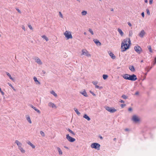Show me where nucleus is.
Instances as JSON below:
<instances>
[{
	"label": "nucleus",
	"instance_id": "nucleus-1",
	"mask_svg": "<svg viewBox=\"0 0 156 156\" xmlns=\"http://www.w3.org/2000/svg\"><path fill=\"white\" fill-rule=\"evenodd\" d=\"M131 41L129 38L124 39L122 42L121 49L122 52H124L129 49L130 46Z\"/></svg>",
	"mask_w": 156,
	"mask_h": 156
},
{
	"label": "nucleus",
	"instance_id": "nucleus-2",
	"mask_svg": "<svg viewBox=\"0 0 156 156\" xmlns=\"http://www.w3.org/2000/svg\"><path fill=\"white\" fill-rule=\"evenodd\" d=\"M91 147L92 148L99 150L100 149V145L98 143H93L91 145Z\"/></svg>",
	"mask_w": 156,
	"mask_h": 156
},
{
	"label": "nucleus",
	"instance_id": "nucleus-3",
	"mask_svg": "<svg viewBox=\"0 0 156 156\" xmlns=\"http://www.w3.org/2000/svg\"><path fill=\"white\" fill-rule=\"evenodd\" d=\"M64 34L67 39H69V38L71 39L72 38V36L70 32H68L67 31H66L64 33Z\"/></svg>",
	"mask_w": 156,
	"mask_h": 156
},
{
	"label": "nucleus",
	"instance_id": "nucleus-4",
	"mask_svg": "<svg viewBox=\"0 0 156 156\" xmlns=\"http://www.w3.org/2000/svg\"><path fill=\"white\" fill-rule=\"evenodd\" d=\"M105 108L107 110L111 113H114L117 111L116 109L114 108H111L109 107H107Z\"/></svg>",
	"mask_w": 156,
	"mask_h": 156
},
{
	"label": "nucleus",
	"instance_id": "nucleus-5",
	"mask_svg": "<svg viewBox=\"0 0 156 156\" xmlns=\"http://www.w3.org/2000/svg\"><path fill=\"white\" fill-rule=\"evenodd\" d=\"M134 49L138 54H140L142 51V48L138 45L135 46Z\"/></svg>",
	"mask_w": 156,
	"mask_h": 156
},
{
	"label": "nucleus",
	"instance_id": "nucleus-6",
	"mask_svg": "<svg viewBox=\"0 0 156 156\" xmlns=\"http://www.w3.org/2000/svg\"><path fill=\"white\" fill-rule=\"evenodd\" d=\"M66 138L69 141L71 142H73L76 140L75 138L70 136L69 134L66 135Z\"/></svg>",
	"mask_w": 156,
	"mask_h": 156
},
{
	"label": "nucleus",
	"instance_id": "nucleus-7",
	"mask_svg": "<svg viewBox=\"0 0 156 156\" xmlns=\"http://www.w3.org/2000/svg\"><path fill=\"white\" fill-rule=\"evenodd\" d=\"M82 54L88 57L91 56V55L89 54L88 52L86 50H82Z\"/></svg>",
	"mask_w": 156,
	"mask_h": 156
},
{
	"label": "nucleus",
	"instance_id": "nucleus-8",
	"mask_svg": "<svg viewBox=\"0 0 156 156\" xmlns=\"http://www.w3.org/2000/svg\"><path fill=\"white\" fill-rule=\"evenodd\" d=\"M137 78L136 75L134 74H133L132 75H130L129 80L132 81H135L137 80Z\"/></svg>",
	"mask_w": 156,
	"mask_h": 156
},
{
	"label": "nucleus",
	"instance_id": "nucleus-9",
	"mask_svg": "<svg viewBox=\"0 0 156 156\" xmlns=\"http://www.w3.org/2000/svg\"><path fill=\"white\" fill-rule=\"evenodd\" d=\"M132 120L135 122H137L140 121V119L138 117L135 115L133 116Z\"/></svg>",
	"mask_w": 156,
	"mask_h": 156
},
{
	"label": "nucleus",
	"instance_id": "nucleus-10",
	"mask_svg": "<svg viewBox=\"0 0 156 156\" xmlns=\"http://www.w3.org/2000/svg\"><path fill=\"white\" fill-rule=\"evenodd\" d=\"M145 34V32L144 30H142L140 32L139 34V36L140 37L142 38L144 36Z\"/></svg>",
	"mask_w": 156,
	"mask_h": 156
},
{
	"label": "nucleus",
	"instance_id": "nucleus-11",
	"mask_svg": "<svg viewBox=\"0 0 156 156\" xmlns=\"http://www.w3.org/2000/svg\"><path fill=\"white\" fill-rule=\"evenodd\" d=\"M48 106L49 107H52V108H56V105L54 104L51 102H50L48 103Z\"/></svg>",
	"mask_w": 156,
	"mask_h": 156
},
{
	"label": "nucleus",
	"instance_id": "nucleus-12",
	"mask_svg": "<svg viewBox=\"0 0 156 156\" xmlns=\"http://www.w3.org/2000/svg\"><path fill=\"white\" fill-rule=\"evenodd\" d=\"M15 143L17 144V145L18 146L19 148L21 147L22 144L18 140H16L15 141Z\"/></svg>",
	"mask_w": 156,
	"mask_h": 156
},
{
	"label": "nucleus",
	"instance_id": "nucleus-13",
	"mask_svg": "<svg viewBox=\"0 0 156 156\" xmlns=\"http://www.w3.org/2000/svg\"><path fill=\"white\" fill-rule=\"evenodd\" d=\"M94 41L97 45L100 46L101 44V43L99 42V41L97 39L94 40Z\"/></svg>",
	"mask_w": 156,
	"mask_h": 156
},
{
	"label": "nucleus",
	"instance_id": "nucleus-14",
	"mask_svg": "<svg viewBox=\"0 0 156 156\" xmlns=\"http://www.w3.org/2000/svg\"><path fill=\"white\" fill-rule=\"evenodd\" d=\"M122 76L124 79L129 80V77L130 76V75L128 74H126L123 75Z\"/></svg>",
	"mask_w": 156,
	"mask_h": 156
},
{
	"label": "nucleus",
	"instance_id": "nucleus-15",
	"mask_svg": "<svg viewBox=\"0 0 156 156\" xmlns=\"http://www.w3.org/2000/svg\"><path fill=\"white\" fill-rule=\"evenodd\" d=\"M35 60L36 62L37 63L39 64H42V62L41 61L40 59L38 58H36L35 59Z\"/></svg>",
	"mask_w": 156,
	"mask_h": 156
},
{
	"label": "nucleus",
	"instance_id": "nucleus-16",
	"mask_svg": "<svg viewBox=\"0 0 156 156\" xmlns=\"http://www.w3.org/2000/svg\"><path fill=\"white\" fill-rule=\"evenodd\" d=\"M34 80L37 84H40V83L37 80V79L36 77H34Z\"/></svg>",
	"mask_w": 156,
	"mask_h": 156
},
{
	"label": "nucleus",
	"instance_id": "nucleus-17",
	"mask_svg": "<svg viewBox=\"0 0 156 156\" xmlns=\"http://www.w3.org/2000/svg\"><path fill=\"white\" fill-rule=\"evenodd\" d=\"M129 69L132 72H134L135 70L134 67L133 66H130Z\"/></svg>",
	"mask_w": 156,
	"mask_h": 156
},
{
	"label": "nucleus",
	"instance_id": "nucleus-18",
	"mask_svg": "<svg viewBox=\"0 0 156 156\" xmlns=\"http://www.w3.org/2000/svg\"><path fill=\"white\" fill-rule=\"evenodd\" d=\"M109 54L112 59H115V56L112 52H110Z\"/></svg>",
	"mask_w": 156,
	"mask_h": 156
},
{
	"label": "nucleus",
	"instance_id": "nucleus-19",
	"mask_svg": "<svg viewBox=\"0 0 156 156\" xmlns=\"http://www.w3.org/2000/svg\"><path fill=\"white\" fill-rule=\"evenodd\" d=\"M27 143L30 146L33 148H35V146L32 144L29 141L27 142Z\"/></svg>",
	"mask_w": 156,
	"mask_h": 156
},
{
	"label": "nucleus",
	"instance_id": "nucleus-20",
	"mask_svg": "<svg viewBox=\"0 0 156 156\" xmlns=\"http://www.w3.org/2000/svg\"><path fill=\"white\" fill-rule=\"evenodd\" d=\"M118 31L121 36H122L123 33L121 29L119 28L118 29Z\"/></svg>",
	"mask_w": 156,
	"mask_h": 156
},
{
	"label": "nucleus",
	"instance_id": "nucleus-21",
	"mask_svg": "<svg viewBox=\"0 0 156 156\" xmlns=\"http://www.w3.org/2000/svg\"><path fill=\"white\" fill-rule=\"evenodd\" d=\"M6 73L7 76L9 77V78L12 80L14 81V79L12 77L11 75L8 72H6Z\"/></svg>",
	"mask_w": 156,
	"mask_h": 156
},
{
	"label": "nucleus",
	"instance_id": "nucleus-22",
	"mask_svg": "<svg viewBox=\"0 0 156 156\" xmlns=\"http://www.w3.org/2000/svg\"><path fill=\"white\" fill-rule=\"evenodd\" d=\"M83 117L86 119L88 121H89L90 119V118L86 114H85L84 115Z\"/></svg>",
	"mask_w": 156,
	"mask_h": 156
},
{
	"label": "nucleus",
	"instance_id": "nucleus-23",
	"mask_svg": "<svg viewBox=\"0 0 156 156\" xmlns=\"http://www.w3.org/2000/svg\"><path fill=\"white\" fill-rule=\"evenodd\" d=\"M57 148L58 150L59 154L60 155H62V152L60 148L59 147H58Z\"/></svg>",
	"mask_w": 156,
	"mask_h": 156
},
{
	"label": "nucleus",
	"instance_id": "nucleus-24",
	"mask_svg": "<svg viewBox=\"0 0 156 156\" xmlns=\"http://www.w3.org/2000/svg\"><path fill=\"white\" fill-rule=\"evenodd\" d=\"M46 41H48V38L45 35H43L41 36Z\"/></svg>",
	"mask_w": 156,
	"mask_h": 156
},
{
	"label": "nucleus",
	"instance_id": "nucleus-25",
	"mask_svg": "<svg viewBox=\"0 0 156 156\" xmlns=\"http://www.w3.org/2000/svg\"><path fill=\"white\" fill-rule=\"evenodd\" d=\"M74 110L78 115H80V113L78 111V110L77 108H74Z\"/></svg>",
	"mask_w": 156,
	"mask_h": 156
},
{
	"label": "nucleus",
	"instance_id": "nucleus-26",
	"mask_svg": "<svg viewBox=\"0 0 156 156\" xmlns=\"http://www.w3.org/2000/svg\"><path fill=\"white\" fill-rule=\"evenodd\" d=\"M27 121H28V122H29V123H31L32 122H31V120L30 119V117L29 116H28L27 117Z\"/></svg>",
	"mask_w": 156,
	"mask_h": 156
},
{
	"label": "nucleus",
	"instance_id": "nucleus-27",
	"mask_svg": "<svg viewBox=\"0 0 156 156\" xmlns=\"http://www.w3.org/2000/svg\"><path fill=\"white\" fill-rule=\"evenodd\" d=\"M81 94L85 97H87L88 96L87 93L85 91H83Z\"/></svg>",
	"mask_w": 156,
	"mask_h": 156
},
{
	"label": "nucleus",
	"instance_id": "nucleus-28",
	"mask_svg": "<svg viewBox=\"0 0 156 156\" xmlns=\"http://www.w3.org/2000/svg\"><path fill=\"white\" fill-rule=\"evenodd\" d=\"M51 93L55 97H56L57 96L56 94L53 90L51 91Z\"/></svg>",
	"mask_w": 156,
	"mask_h": 156
},
{
	"label": "nucleus",
	"instance_id": "nucleus-29",
	"mask_svg": "<svg viewBox=\"0 0 156 156\" xmlns=\"http://www.w3.org/2000/svg\"><path fill=\"white\" fill-rule=\"evenodd\" d=\"M19 149L20 150V151L23 153H25V150L21 147H20L19 148Z\"/></svg>",
	"mask_w": 156,
	"mask_h": 156
},
{
	"label": "nucleus",
	"instance_id": "nucleus-30",
	"mask_svg": "<svg viewBox=\"0 0 156 156\" xmlns=\"http://www.w3.org/2000/svg\"><path fill=\"white\" fill-rule=\"evenodd\" d=\"M108 77V76L107 75L104 74L103 75V78L104 80L106 79Z\"/></svg>",
	"mask_w": 156,
	"mask_h": 156
},
{
	"label": "nucleus",
	"instance_id": "nucleus-31",
	"mask_svg": "<svg viewBox=\"0 0 156 156\" xmlns=\"http://www.w3.org/2000/svg\"><path fill=\"white\" fill-rule=\"evenodd\" d=\"M68 130L70 133H71L73 135H75V133H74V132H73L72 130H71L70 129H68Z\"/></svg>",
	"mask_w": 156,
	"mask_h": 156
},
{
	"label": "nucleus",
	"instance_id": "nucleus-32",
	"mask_svg": "<svg viewBox=\"0 0 156 156\" xmlns=\"http://www.w3.org/2000/svg\"><path fill=\"white\" fill-rule=\"evenodd\" d=\"M147 47H148V49L149 51L151 53L152 52V49H151V46L150 45L148 46Z\"/></svg>",
	"mask_w": 156,
	"mask_h": 156
},
{
	"label": "nucleus",
	"instance_id": "nucleus-33",
	"mask_svg": "<svg viewBox=\"0 0 156 156\" xmlns=\"http://www.w3.org/2000/svg\"><path fill=\"white\" fill-rule=\"evenodd\" d=\"M81 13H82V14L83 15H85L87 14V12L85 11H83Z\"/></svg>",
	"mask_w": 156,
	"mask_h": 156
},
{
	"label": "nucleus",
	"instance_id": "nucleus-34",
	"mask_svg": "<svg viewBox=\"0 0 156 156\" xmlns=\"http://www.w3.org/2000/svg\"><path fill=\"white\" fill-rule=\"evenodd\" d=\"M122 97L125 99H126L127 98V97L125 95H122Z\"/></svg>",
	"mask_w": 156,
	"mask_h": 156
},
{
	"label": "nucleus",
	"instance_id": "nucleus-35",
	"mask_svg": "<svg viewBox=\"0 0 156 156\" xmlns=\"http://www.w3.org/2000/svg\"><path fill=\"white\" fill-rule=\"evenodd\" d=\"M40 133L42 136H45L44 133L42 131H40Z\"/></svg>",
	"mask_w": 156,
	"mask_h": 156
},
{
	"label": "nucleus",
	"instance_id": "nucleus-36",
	"mask_svg": "<svg viewBox=\"0 0 156 156\" xmlns=\"http://www.w3.org/2000/svg\"><path fill=\"white\" fill-rule=\"evenodd\" d=\"M59 14L60 16L62 18H63V16L60 12H59Z\"/></svg>",
	"mask_w": 156,
	"mask_h": 156
},
{
	"label": "nucleus",
	"instance_id": "nucleus-37",
	"mask_svg": "<svg viewBox=\"0 0 156 156\" xmlns=\"http://www.w3.org/2000/svg\"><path fill=\"white\" fill-rule=\"evenodd\" d=\"M146 12L147 14L149 15H150V12L149 11V10L148 9H146Z\"/></svg>",
	"mask_w": 156,
	"mask_h": 156
},
{
	"label": "nucleus",
	"instance_id": "nucleus-38",
	"mask_svg": "<svg viewBox=\"0 0 156 156\" xmlns=\"http://www.w3.org/2000/svg\"><path fill=\"white\" fill-rule=\"evenodd\" d=\"M89 31L90 33L92 35L94 34V33L93 31L90 29H89Z\"/></svg>",
	"mask_w": 156,
	"mask_h": 156
},
{
	"label": "nucleus",
	"instance_id": "nucleus-39",
	"mask_svg": "<svg viewBox=\"0 0 156 156\" xmlns=\"http://www.w3.org/2000/svg\"><path fill=\"white\" fill-rule=\"evenodd\" d=\"M95 88H100V89H101L102 88V87H99V86H98V85H96V86H95Z\"/></svg>",
	"mask_w": 156,
	"mask_h": 156
},
{
	"label": "nucleus",
	"instance_id": "nucleus-40",
	"mask_svg": "<svg viewBox=\"0 0 156 156\" xmlns=\"http://www.w3.org/2000/svg\"><path fill=\"white\" fill-rule=\"evenodd\" d=\"M93 83L94 85H95V86H96V85H97V84L98 83V82H97V81H94L93 82Z\"/></svg>",
	"mask_w": 156,
	"mask_h": 156
},
{
	"label": "nucleus",
	"instance_id": "nucleus-41",
	"mask_svg": "<svg viewBox=\"0 0 156 156\" xmlns=\"http://www.w3.org/2000/svg\"><path fill=\"white\" fill-rule=\"evenodd\" d=\"M28 26L29 27V28L30 30H33L32 27L30 25H28Z\"/></svg>",
	"mask_w": 156,
	"mask_h": 156
},
{
	"label": "nucleus",
	"instance_id": "nucleus-42",
	"mask_svg": "<svg viewBox=\"0 0 156 156\" xmlns=\"http://www.w3.org/2000/svg\"><path fill=\"white\" fill-rule=\"evenodd\" d=\"M35 111H36L38 113L40 114V111L38 110V109H37V108H36V109H35Z\"/></svg>",
	"mask_w": 156,
	"mask_h": 156
},
{
	"label": "nucleus",
	"instance_id": "nucleus-43",
	"mask_svg": "<svg viewBox=\"0 0 156 156\" xmlns=\"http://www.w3.org/2000/svg\"><path fill=\"white\" fill-rule=\"evenodd\" d=\"M35 111H36L38 113L40 114V111L38 110V109H37V108H36V109H35Z\"/></svg>",
	"mask_w": 156,
	"mask_h": 156
},
{
	"label": "nucleus",
	"instance_id": "nucleus-44",
	"mask_svg": "<svg viewBox=\"0 0 156 156\" xmlns=\"http://www.w3.org/2000/svg\"><path fill=\"white\" fill-rule=\"evenodd\" d=\"M90 92L91 94L93 95L94 96H95L96 95L95 94H94L93 92L91 91H90Z\"/></svg>",
	"mask_w": 156,
	"mask_h": 156
},
{
	"label": "nucleus",
	"instance_id": "nucleus-45",
	"mask_svg": "<svg viewBox=\"0 0 156 156\" xmlns=\"http://www.w3.org/2000/svg\"><path fill=\"white\" fill-rule=\"evenodd\" d=\"M126 105V104H121V106L122 107V108H123Z\"/></svg>",
	"mask_w": 156,
	"mask_h": 156
},
{
	"label": "nucleus",
	"instance_id": "nucleus-46",
	"mask_svg": "<svg viewBox=\"0 0 156 156\" xmlns=\"http://www.w3.org/2000/svg\"><path fill=\"white\" fill-rule=\"evenodd\" d=\"M33 109H34V110L36 109V108L33 105H31L30 106Z\"/></svg>",
	"mask_w": 156,
	"mask_h": 156
},
{
	"label": "nucleus",
	"instance_id": "nucleus-47",
	"mask_svg": "<svg viewBox=\"0 0 156 156\" xmlns=\"http://www.w3.org/2000/svg\"><path fill=\"white\" fill-rule=\"evenodd\" d=\"M8 84L12 88H13V87L11 83H8Z\"/></svg>",
	"mask_w": 156,
	"mask_h": 156
},
{
	"label": "nucleus",
	"instance_id": "nucleus-48",
	"mask_svg": "<svg viewBox=\"0 0 156 156\" xmlns=\"http://www.w3.org/2000/svg\"><path fill=\"white\" fill-rule=\"evenodd\" d=\"M0 92L2 95H3L4 94V92L1 89V90H0Z\"/></svg>",
	"mask_w": 156,
	"mask_h": 156
},
{
	"label": "nucleus",
	"instance_id": "nucleus-49",
	"mask_svg": "<svg viewBox=\"0 0 156 156\" xmlns=\"http://www.w3.org/2000/svg\"><path fill=\"white\" fill-rule=\"evenodd\" d=\"M153 2V0H149V3L150 4H151Z\"/></svg>",
	"mask_w": 156,
	"mask_h": 156
},
{
	"label": "nucleus",
	"instance_id": "nucleus-50",
	"mask_svg": "<svg viewBox=\"0 0 156 156\" xmlns=\"http://www.w3.org/2000/svg\"><path fill=\"white\" fill-rule=\"evenodd\" d=\"M16 10L20 13H21V12L20 11V10L19 9H16Z\"/></svg>",
	"mask_w": 156,
	"mask_h": 156
},
{
	"label": "nucleus",
	"instance_id": "nucleus-51",
	"mask_svg": "<svg viewBox=\"0 0 156 156\" xmlns=\"http://www.w3.org/2000/svg\"><path fill=\"white\" fill-rule=\"evenodd\" d=\"M142 16L144 18V12H142L141 13Z\"/></svg>",
	"mask_w": 156,
	"mask_h": 156
},
{
	"label": "nucleus",
	"instance_id": "nucleus-52",
	"mask_svg": "<svg viewBox=\"0 0 156 156\" xmlns=\"http://www.w3.org/2000/svg\"><path fill=\"white\" fill-rule=\"evenodd\" d=\"M119 101L121 103H124V101L122 100H120Z\"/></svg>",
	"mask_w": 156,
	"mask_h": 156
},
{
	"label": "nucleus",
	"instance_id": "nucleus-53",
	"mask_svg": "<svg viewBox=\"0 0 156 156\" xmlns=\"http://www.w3.org/2000/svg\"><path fill=\"white\" fill-rule=\"evenodd\" d=\"M128 24L129 27H131L132 26V25L130 23L128 22Z\"/></svg>",
	"mask_w": 156,
	"mask_h": 156
},
{
	"label": "nucleus",
	"instance_id": "nucleus-54",
	"mask_svg": "<svg viewBox=\"0 0 156 156\" xmlns=\"http://www.w3.org/2000/svg\"><path fill=\"white\" fill-rule=\"evenodd\" d=\"M22 29L24 30H25V29L24 26H22Z\"/></svg>",
	"mask_w": 156,
	"mask_h": 156
},
{
	"label": "nucleus",
	"instance_id": "nucleus-55",
	"mask_svg": "<svg viewBox=\"0 0 156 156\" xmlns=\"http://www.w3.org/2000/svg\"><path fill=\"white\" fill-rule=\"evenodd\" d=\"M128 110L129 111H131L132 110V109L131 108H129Z\"/></svg>",
	"mask_w": 156,
	"mask_h": 156
},
{
	"label": "nucleus",
	"instance_id": "nucleus-56",
	"mask_svg": "<svg viewBox=\"0 0 156 156\" xmlns=\"http://www.w3.org/2000/svg\"><path fill=\"white\" fill-rule=\"evenodd\" d=\"M132 34V32H129V35L130 36H131Z\"/></svg>",
	"mask_w": 156,
	"mask_h": 156
},
{
	"label": "nucleus",
	"instance_id": "nucleus-57",
	"mask_svg": "<svg viewBox=\"0 0 156 156\" xmlns=\"http://www.w3.org/2000/svg\"><path fill=\"white\" fill-rule=\"evenodd\" d=\"M135 94L136 95H138L139 94V92H136L135 93Z\"/></svg>",
	"mask_w": 156,
	"mask_h": 156
},
{
	"label": "nucleus",
	"instance_id": "nucleus-58",
	"mask_svg": "<svg viewBox=\"0 0 156 156\" xmlns=\"http://www.w3.org/2000/svg\"><path fill=\"white\" fill-rule=\"evenodd\" d=\"M64 147L65 148H66V149H69V148L68 147H66V146H64Z\"/></svg>",
	"mask_w": 156,
	"mask_h": 156
},
{
	"label": "nucleus",
	"instance_id": "nucleus-59",
	"mask_svg": "<svg viewBox=\"0 0 156 156\" xmlns=\"http://www.w3.org/2000/svg\"><path fill=\"white\" fill-rule=\"evenodd\" d=\"M99 137L101 139H103V138L101 136H100Z\"/></svg>",
	"mask_w": 156,
	"mask_h": 156
},
{
	"label": "nucleus",
	"instance_id": "nucleus-60",
	"mask_svg": "<svg viewBox=\"0 0 156 156\" xmlns=\"http://www.w3.org/2000/svg\"><path fill=\"white\" fill-rule=\"evenodd\" d=\"M145 2L146 3H147V0H145Z\"/></svg>",
	"mask_w": 156,
	"mask_h": 156
},
{
	"label": "nucleus",
	"instance_id": "nucleus-61",
	"mask_svg": "<svg viewBox=\"0 0 156 156\" xmlns=\"http://www.w3.org/2000/svg\"><path fill=\"white\" fill-rule=\"evenodd\" d=\"M116 138H114L113 139L115 141H116Z\"/></svg>",
	"mask_w": 156,
	"mask_h": 156
},
{
	"label": "nucleus",
	"instance_id": "nucleus-62",
	"mask_svg": "<svg viewBox=\"0 0 156 156\" xmlns=\"http://www.w3.org/2000/svg\"><path fill=\"white\" fill-rule=\"evenodd\" d=\"M84 34H85V35H86V34H87V33H86V32H84Z\"/></svg>",
	"mask_w": 156,
	"mask_h": 156
},
{
	"label": "nucleus",
	"instance_id": "nucleus-63",
	"mask_svg": "<svg viewBox=\"0 0 156 156\" xmlns=\"http://www.w3.org/2000/svg\"><path fill=\"white\" fill-rule=\"evenodd\" d=\"M128 129H125V130L126 131H128Z\"/></svg>",
	"mask_w": 156,
	"mask_h": 156
},
{
	"label": "nucleus",
	"instance_id": "nucleus-64",
	"mask_svg": "<svg viewBox=\"0 0 156 156\" xmlns=\"http://www.w3.org/2000/svg\"><path fill=\"white\" fill-rule=\"evenodd\" d=\"M155 62H156V58H155Z\"/></svg>",
	"mask_w": 156,
	"mask_h": 156
}]
</instances>
